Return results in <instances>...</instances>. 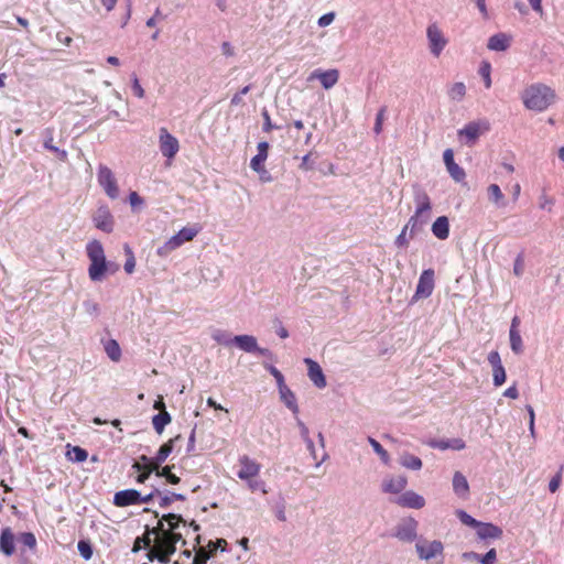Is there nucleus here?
<instances>
[{"mask_svg":"<svg viewBox=\"0 0 564 564\" xmlns=\"http://www.w3.org/2000/svg\"><path fill=\"white\" fill-rule=\"evenodd\" d=\"M186 527V521L175 513L163 516L158 527L152 529L154 535L153 547L148 553L150 561L158 558L161 563L170 562L171 555L176 551V543L182 541L185 544L183 534L178 531Z\"/></svg>","mask_w":564,"mask_h":564,"instance_id":"1","label":"nucleus"},{"mask_svg":"<svg viewBox=\"0 0 564 564\" xmlns=\"http://www.w3.org/2000/svg\"><path fill=\"white\" fill-rule=\"evenodd\" d=\"M87 257L90 261L88 275L93 282H101L108 273H115L119 267L106 260L104 247L100 241L93 240L86 246Z\"/></svg>","mask_w":564,"mask_h":564,"instance_id":"2","label":"nucleus"},{"mask_svg":"<svg viewBox=\"0 0 564 564\" xmlns=\"http://www.w3.org/2000/svg\"><path fill=\"white\" fill-rule=\"evenodd\" d=\"M413 189L414 214L409 218V227H411V237L422 231L429 223L432 212V202L426 191L415 184Z\"/></svg>","mask_w":564,"mask_h":564,"instance_id":"3","label":"nucleus"},{"mask_svg":"<svg viewBox=\"0 0 564 564\" xmlns=\"http://www.w3.org/2000/svg\"><path fill=\"white\" fill-rule=\"evenodd\" d=\"M555 91L545 84L529 85L521 94L524 107L529 110L542 112L555 101Z\"/></svg>","mask_w":564,"mask_h":564,"instance_id":"4","label":"nucleus"},{"mask_svg":"<svg viewBox=\"0 0 564 564\" xmlns=\"http://www.w3.org/2000/svg\"><path fill=\"white\" fill-rule=\"evenodd\" d=\"M200 231V227L195 224L183 227L177 234L169 238L162 246L156 249V254L165 258L184 243L192 241Z\"/></svg>","mask_w":564,"mask_h":564,"instance_id":"5","label":"nucleus"},{"mask_svg":"<svg viewBox=\"0 0 564 564\" xmlns=\"http://www.w3.org/2000/svg\"><path fill=\"white\" fill-rule=\"evenodd\" d=\"M426 39L431 55L435 58L440 57L448 44V39L445 36L444 32L436 22L430 23L427 25Z\"/></svg>","mask_w":564,"mask_h":564,"instance_id":"6","label":"nucleus"},{"mask_svg":"<svg viewBox=\"0 0 564 564\" xmlns=\"http://www.w3.org/2000/svg\"><path fill=\"white\" fill-rule=\"evenodd\" d=\"M490 129L487 120H477L467 123L457 131L458 138L468 145H473L477 139Z\"/></svg>","mask_w":564,"mask_h":564,"instance_id":"7","label":"nucleus"},{"mask_svg":"<svg viewBox=\"0 0 564 564\" xmlns=\"http://www.w3.org/2000/svg\"><path fill=\"white\" fill-rule=\"evenodd\" d=\"M97 180L99 185L104 188L107 196L111 199H116L119 196V187L117 184L113 172L104 164L98 167Z\"/></svg>","mask_w":564,"mask_h":564,"instance_id":"8","label":"nucleus"},{"mask_svg":"<svg viewBox=\"0 0 564 564\" xmlns=\"http://www.w3.org/2000/svg\"><path fill=\"white\" fill-rule=\"evenodd\" d=\"M417 556L423 561H430L437 556H443L444 546L438 540L427 541L420 540L415 544Z\"/></svg>","mask_w":564,"mask_h":564,"instance_id":"9","label":"nucleus"},{"mask_svg":"<svg viewBox=\"0 0 564 564\" xmlns=\"http://www.w3.org/2000/svg\"><path fill=\"white\" fill-rule=\"evenodd\" d=\"M232 340L237 347L246 352H258L262 356L273 357L269 349L259 347L257 338L252 335H237L232 337Z\"/></svg>","mask_w":564,"mask_h":564,"instance_id":"10","label":"nucleus"},{"mask_svg":"<svg viewBox=\"0 0 564 564\" xmlns=\"http://www.w3.org/2000/svg\"><path fill=\"white\" fill-rule=\"evenodd\" d=\"M159 144L162 155L167 159H173L180 149L177 139L166 128L160 129Z\"/></svg>","mask_w":564,"mask_h":564,"instance_id":"11","label":"nucleus"},{"mask_svg":"<svg viewBox=\"0 0 564 564\" xmlns=\"http://www.w3.org/2000/svg\"><path fill=\"white\" fill-rule=\"evenodd\" d=\"M239 466L240 468L237 473V476L239 479L245 481L258 477L261 470V465L247 455H243L239 458Z\"/></svg>","mask_w":564,"mask_h":564,"instance_id":"12","label":"nucleus"},{"mask_svg":"<svg viewBox=\"0 0 564 564\" xmlns=\"http://www.w3.org/2000/svg\"><path fill=\"white\" fill-rule=\"evenodd\" d=\"M315 79H318L325 89H330L338 83L339 72L335 68L327 70L315 69L308 75L307 82Z\"/></svg>","mask_w":564,"mask_h":564,"instance_id":"13","label":"nucleus"},{"mask_svg":"<svg viewBox=\"0 0 564 564\" xmlns=\"http://www.w3.org/2000/svg\"><path fill=\"white\" fill-rule=\"evenodd\" d=\"M434 290V271L426 269L421 273L415 291V299H426Z\"/></svg>","mask_w":564,"mask_h":564,"instance_id":"14","label":"nucleus"},{"mask_svg":"<svg viewBox=\"0 0 564 564\" xmlns=\"http://www.w3.org/2000/svg\"><path fill=\"white\" fill-rule=\"evenodd\" d=\"M488 362L492 367V382L495 387H500L506 382V369L501 362L500 355L497 350L490 351Z\"/></svg>","mask_w":564,"mask_h":564,"instance_id":"15","label":"nucleus"},{"mask_svg":"<svg viewBox=\"0 0 564 564\" xmlns=\"http://www.w3.org/2000/svg\"><path fill=\"white\" fill-rule=\"evenodd\" d=\"M95 226L105 231L111 232L113 230V217L108 207H99L93 216Z\"/></svg>","mask_w":564,"mask_h":564,"instance_id":"16","label":"nucleus"},{"mask_svg":"<svg viewBox=\"0 0 564 564\" xmlns=\"http://www.w3.org/2000/svg\"><path fill=\"white\" fill-rule=\"evenodd\" d=\"M257 150V155H254L250 161V167L258 174H268L263 163L268 158L269 143L267 141L259 142Z\"/></svg>","mask_w":564,"mask_h":564,"instance_id":"17","label":"nucleus"},{"mask_svg":"<svg viewBox=\"0 0 564 564\" xmlns=\"http://www.w3.org/2000/svg\"><path fill=\"white\" fill-rule=\"evenodd\" d=\"M394 502L401 507L412 509H421L425 506V499L412 490L403 492Z\"/></svg>","mask_w":564,"mask_h":564,"instance_id":"18","label":"nucleus"},{"mask_svg":"<svg viewBox=\"0 0 564 564\" xmlns=\"http://www.w3.org/2000/svg\"><path fill=\"white\" fill-rule=\"evenodd\" d=\"M417 522L410 518L398 525L395 536L405 542H411L416 538Z\"/></svg>","mask_w":564,"mask_h":564,"instance_id":"19","label":"nucleus"},{"mask_svg":"<svg viewBox=\"0 0 564 564\" xmlns=\"http://www.w3.org/2000/svg\"><path fill=\"white\" fill-rule=\"evenodd\" d=\"M304 361L307 365V375L311 381L319 389L325 388L327 382L321 366L310 358Z\"/></svg>","mask_w":564,"mask_h":564,"instance_id":"20","label":"nucleus"},{"mask_svg":"<svg viewBox=\"0 0 564 564\" xmlns=\"http://www.w3.org/2000/svg\"><path fill=\"white\" fill-rule=\"evenodd\" d=\"M141 494L135 489H126L118 491L113 497V503L117 507H127L139 503Z\"/></svg>","mask_w":564,"mask_h":564,"instance_id":"21","label":"nucleus"},{"mask_svg":"<svg viewBox=\"0 0 564 564\" xmlns=\"http://www.w3.org/2000/svg\"><path fill=\"white\" fill-rule=\"evenodd\" d=\"M475 529L477 536L480 540L500 539L502 536V529L492 523H485L479 521Z\"/></svg>","mask_w":564,"mask_h":564,"instance_id":"22","label":"nucleus"},{"mask_svg":"<svg viewBox=\"0 0 564 564\" xmlns=\"http://www.w3.org/2000/svg\"><path fill=\"white\" fill-rule=\"evenodd\" d=\"M511 44V36L506 33H498L489 37L487 47L490 51L505 52Z\"/></svg>","mask_w":564,"mask_h":564,"instance_id":"23","label":"nucleus"},{"mask_svg":"<svg viewBox=\"0 0 564 564\" xmlns=\"http://www.w3.org/2000/svg\"><path fill=\"white\" fill-rule=\"evenodd\" d=\"M453 490L456 496L464 500H466L469 497V484L467 481V478L460 471L454 473Z\"/></svg>","mask_w":564,"mask_h":564,"instance_id":"24","label":"nucleus"},{"mask_svg":"<svg viewBox=\"0 0 564 564\" xmlns=\"http://www.w3.org/2000/svg\"><path fill=\"white\" fill-rule=\"evenodd\" d=\"M406 478L403 476L387 477L382 481V490L389 494H399L406 487Z\"/></svg>","mask_w":564,"mask_h":564,"instance_id":"25","label":"nucleus"},{"mask_svg":"<svg viewBox=\"0 0 564 564\" xmlns=\"http://www.w3.org/2000/svg\"><path fill=\"white\" fill-rule=\"evenodd\" d=\"M279 389L280 400L285 404V406L292 411V413H299V405L296 403L295 394L291 391V389L284 383Z\"/></svg>","mask_w":564,"mask_h":564,"instance_id":"26","label":"nucleus"},{"mask_svg":"<svg viewBox=\"0 0 564 564\" xmlns=\"http://www.w3.org/2000/svg\"><path fill=\"white\" fill-rule=\"evenodd\" d=\"M432 232L433 235L441 239L445 240L449 236V221L446 216H440L435 219V221L432 224Z\"/></svg>","mask_w":564,"mask_h":564,"instance_id":"27","label":"nucleus"},{"mask_svg":"<svg viewBox=\"0 0 564 564\" xmlns=\"http://www.w3.org/2000/svg\"><path fill=\"white\" fill-rule=\"evenodd\" d=\"M182 440V436L181 435H176L175 437L171 438L169 442H166L165 444H163L158 453H156V456H155V463L153 464L154 466H156V468H159V466L165 462V459L169 457V455L172 453L175 444Z\"/></svg>","mask_w":564,"mask_h":564,"instance_id":"28","label":"nucleus"},{"mask_svg":"<svg viewBox=\"0 0 564 564\" xmlns=\"http://www.w3.org/2000/svg\"><path fill=\"white\" fill-rule=\"evenodd\" d=\"M488 200L492 203L497 208H503L507 206V200L501 188L497 184H490L487 187Z\"/></svg>","mask_w":564,"mask_h":564,"instance_id":"29","label":"nucleus"},{"mask_svg":"<svg viewBox=\"0 0 564 564\" xmlns=\"http://www.w3.org/2000/svg\"><path fill=\"white\" fill-rule=\"evenodd\" d=\"M0 550L6 555H12L14 552V535L10 529H3L0 536Z\"/></svg>","mask_w":564,"mask_h":564,"instance_id":"30","label":"nucleus"},{"mask_svg":"<svg viewBox=\"0 0 564 564\" xmlns=\"http://www.w3.org/2000/svg\"><path fill=\"white\" fill-rule=\"evenodd\" d=\"M171 421L172 417L167 411L160 412L152 417L153 429L158 434H162L165 426L170 424Z\"/></svg>","mask_w":564,"mask_h":564,"instance_id":"31","label":"nucleus"},{"mask_svg":"<svg viewBox=\"0 0 564 564\" xmlns=\"http://www.w3.org/2000/svg\"><path fill=\"white\" fill-rule=\"evenodd\" d=\"M400 464L411 470H420L422 468V460L420 457L410 453H403L399 459Z\"/></svg>","mask_w":564,"mask_h":564,"instance_id":"32","label":"nucleus"},{"mask_svg":"<svg viewBox=\"0 0 564 564\" xmlns=\"http://www.w3.org/2000/svg\"><path fill=\"white\" fill-rule=\"evenodd\" d=\"M107 356L115 362L121 359V348L117 340L108 339L104 345Z\"/></svg>","mask_w":564,"mask_h":564,"instance_id":"33","label":"nucleus"},{"mask_svg":"<svg viewBox=\"0 0 564 564\" xmlns=\"http://www.w3.org/2000/svg\"><path fill=\"white\" fill-rule=\"evenodd\" d=\"M447 94L451 100L456 102L462 101L466 95V86L462 82L454 83L448 88Z\"/></svg>","mask_w":564,"mask_h":564,"instance_id":"34","label":"nucleus"},{"mask_svg":"<svg viewBox=\"0 0 564 564\" xmlns=\"http://www.w3.org/2000/svg\"><path fill=\"white\" fill-rule=\"evenodd\" d=\"M368 443L370 444V446L372 447L375 453L380 457L381 462L383 464L388 465L389 462H390V455L381 446V444L378 441H376L375 438L370 437V436L368 437Z\"/></svg>","mask_w":564,"mask_h":564,"instance_id":"35","label":"nucleus"},{"mask_svg":"<svg viewBox=\"0 0 564 564\" xmlns=\"http://www.w3.org/2000/svg\"><path fill=\"white\" fill-rule=\"evenodd\" d=\"M151 535H153L152 529H148L147 534L142 538H137L133 549V552H138L141 549V544H143V547L149 549V551L153 547L152 542L154 540L151 539Z\"/></svg>","mask_w":564,"mask_h":564,"instance_id":"36","label":"nucleus"},{"mask_svg":"<svg viewBox=\"0 0 564 564\" xmlns=\"http://www.w3.org/2000/svg\"><path fill=\"white\" fill-rule=\"evenodd\" d=\"M509 338H510V347L512 351L517 355H520L523 352V343L520 335V332H509Z\"/></svg>","mask_w":564,"mask_h":564,"instance_id":"37","label":"nucleus"},{"mask_svg":"<svg viewBox=\"0 0 564 564\" xmlns=\"http://www.w3.org/2000/svg\"><path fill=\"white\" fill-rule=\"evenodd\" d=\"M212 338L216 343L224 345V346H229V345L234 344L232 337H230V335L225 330L215 329L212 333Z\"/></svg>","mask_w":564,"mask_h":564,"instance_id":"38","label":"nucleus"},{"mask_svg":"<svg viewBox=\"0 0 564 564\" xmlns=\"http://www.w3.org/2000/svg\"><path fill=\"white\" fill-rule=\"evenodd\" d=\"M67 456L72 462L82 463L87 459L88 454L84 448L75 446L67 452Z\"/></svg>","mask_w":564,"mask_h":564,"instance_id":"39","label":"nucleus"},{"mask_svg":"<svg viewBox=\"0 0 564 564\" xmlns=\"http://www.w3.org/2000/svg\"><path fill=\"white\" fill-rule=\"evenodd\" d=\"M491 65L488 62H482L479 68V74L484 79L485 87L489 89L491 87Z\"/></svg>","mask_w":564,"mask_h":564,"instance_id":"40","label":"nucleus"},{"mask_svg":"<svg viewBox=\"0 0 564 564\" xmlns=\"http://www.w3.org/2000/svg\"><path fill=\"white\" fill-rule=\"evenodd\" d=\"M411 232V227H409V221L405 224V226L402 228L401 232L395 239V245L399 248H406L409 246V238L406 237V234ZM411 237V234H409Z\"/></svg>","mask_w":564,"mask_h":564,"instance_id":"41","label":"nucleus"},{"mask_svg":"<svg viewBox=\"0 0 564 564\" xmlns=\"http://www.w3.org/2000/svg\"><path fill=\"white\" fill-rule=\"evenodd\" d=\"M446 170L452 176V178L456 182L464 181L466 176L465 171L457 163H454L453 165L446 167Z\"/></svg>","mask_w":564,"mask_h":564,"instance_id":"42","label":"nucleus"},{"mask_svg":"<svg viewBox=\"0 0 564 564\" xmlns=\"http://www.w3.org/2000/svg\"><path fill=\"white\" fill-rule=\"evenodd\" d=\"M155 473H156V476H159V477H165L170 484L176 485L180 482V477H177L176 475L171 473L170 466H165L161 470L158 468V470H155Z\"/></svg>","mask_w":564,"mask_h":564,"instance_id":"43","label":"nucleus"},{"mask_svg":"<svg viewBox=\"0 0 564 564\" xmlns=\"http://www.w3.org/2000/svg\"><path fill=\"white\" fill-rule=\"evenodd\" d=\"M456 516L462 521V523H464L465 525H468V527L475 528L479 522L476 519H474L471 516H469L466 511L460 510V509L456 510Z\"/></svg>","mask_w":564,"mask_h":564,"instance_id":"44","label":"nucleus"},{"mask_svg":"<svg viewBox=\"0 0 564 564\" xmlns=\"http://www.w3.org/2000/svg\"><path fill=\"white\" fill-rule=\"evenodd\" d=\"M263 367L274 377L278 388L285 383L284 377L279 369L267 362H263Z\"/></svg>","mask_w":564,"mask_h":564,"instance_id":"45","label":"nucleus"},{"mask_svg":"<svg viewBox=\"0 0 564 564\" xmlns=\"http://www.w3.org/2000/svg\"><path fill=\"white\" fill-rule=\"evenodd\" d=\"M386 112H387V107L383 106L379 109V111L376 116V122H375V127H373V131L376 134H379L382 131Z\"/></svg>","mask_w":564,"mask_h":564,"instance_id":"46","label":"nucleus"},{"mask_svg":"<svg viewBox=\"0 0 564 564\" xmlns=\"http://www.w3.org/2000/svg\"><path fill=\"white\" fill-rule=\"evenodd\" d=\"M19 542L23 545L33 549L36 544V539L33 533L31 532H23L19 536Z\"/></svg>","mask_w":564,"mask_h":564,"instance_id":"47","label":"nucleus"},{"mask_svg":"<svg viewBox=\"0 0 564 564\" xmlns=\"http://www.w3.org/2000/svg\"><path fill=\"white\" fill-rule=\"evenodd\" d=\"M77 549L85 560H89L93 556V549L88 542L79 541L77 544Z\"/></svg>","mask_w":564,"mask_h":564,"instance_id":"48","label":"nucleus"},{"mask_svg":"<svg viewBox=\"0 0 564 564\" xmlns=\"http://www.w3.org/2000/svg\"><path fill=\"white\" fill-rule=\"evenodd\" d=\"M563 466L560 467L558 471L552 477V479L549 482V489L551 492H555L561 485L562 481V473H563Z\"/></svg>","mask_w":564,"mask_h":564,"instance_id":"49","label":"nucleus"},{"mask_svg":"<svg viewBox=\"0 0 564 564\" xmlns=\"http://www.w3.org/2000/svg\"><path fill=\"white\" fill-rule=\"evenodd\" d=\"M246 481H247L248 488L251 491L261 490L263 494L268 492L267 489H265L264 481L257 479V477L256 478H251V480H246Z\"/></svg>","mask_w":564,"mask_h":564,"instance_id":"50","label":"nucleus"},{"mask_svg":"<svg viewBox=\"0 0 564 564\" xmlns=\"http://www.w3.org/2000/svg\"><path fill=\"white\" fill-rule=\"evenodd\" d=\"M144 468H145V470L140 473L139 476L137 477V482H139V484L145 482V480L150 477V475L153 471L158 470L156 466H154L153 464L145 465Z\"/></svg>","mask_w":564,"mask_h":564,"instance_id":"51","label":"nucleus"},{"mask_svg":"<svg viewBox=\"0 0 564 564\" xmlns=\"http://www.w3.org/2000/svg\"><path fill=\"white\" fill-rule=\"evenodd\" d=\"M84 308H85V312L90 316H97L100 311L98 303H96L94 301H85Z\"/></svg>","mask_w":564,"mask_h":564,"instance_id":"52","label":"nucleus"},{"mask_svg":"<svg viewBox=\"0 0 564 564\" xmlns=\"http://www.w3.org/2000/svg\"><path fill=\"white\" fill-rule=\"evenodd\" d=\"M524 272V259L522 254H518L513 263V273L517 276H521Z\"/></svg>","mask_w":564,"mask_h":564,"instance_id":"53","label":"nucleus"},{"mask_svg":"<svg viewBox=\"0 0 564 564\" xmlns=\"http://www.w3.org/2000/svg\"><path fill=\"white\" fill-rule=\"evenodd\" d=\"M297 426L300 429L301 436L306 445L311 446V437H310V431L308 427L301 421L297 420Z\"/></svg>","mask_w":564,"mask_h":564,"instance_id":"54","label":"nucleus"},{"mask_svg":"<svg viewBox=\"0 0 564 564\" xmlns=\"http://www.w3.org/2000/svg\"><path fill=\"white\" fill-rule=\"evenodd\" d=\"M497 553L495 549L489 550L484 556H480L479 562L481 564H495Z\"/></svg>","mask_w":564,"mask_h":564,"instance_id":"55","label":"nucleus"},{"mask_svg":"<svg viewBox=\"0 0 564 564\" xmlns=\"http://www.w3.org/2000/svg\"><path fill=\"white\" fill-rule=\"evenodd\" d=\"M306 447H307V449H308V452H310V454H311L312 458H313L314 460H316V464H315V465H316V467H319V466L325 462V459L327 458V454H326V453H324V454H323V456H322V458H321L319 460H317V455H316L315 446H314V443H313V441H312V440H311V446H310V445H306Z\"/></svg>","mask_w":564,"mask_h":564,"instance_id":"56","label":"nucleus"},{"mask_svg":"<svg viewBox=\"0 0 564 564\" xmlns=\"http://www.w3.org/2000/svg\"><path fill=\"white\" fill-rule=\"evenodd\" d=\"M334 20H335V13L334 12H329V13H326V14L322 15L318 19L317 24L321 28H325V26H328L329 24H332Z\"/></svg>","mask_w":564,"mask_h":564,"instance_id":"57","label":"nucleus"},{"mask_svg":"<svg viewBox=\"0 0 564 564\" xmlns=\"http://www.w3.org/2000/svg\"><path fill=\"white\" fill-rule=\"evenodd\" d=\"M208 558H209V554L205 550L200 549L196 553V555L193 560V564H205Z\"/></svg>","mask_w":564,"mask_h":564,"instance_id":"58","label":"nucleus"},{"mask_svg":"<svg viewBox=\"0 0 564 564\" xmlns=\"http://www.w3.org/2000/svg\"><path fill=\"white\" fill-rule=\"evenodd\" d=\"M132 90L137 97H139V98L144 97V89L140 85L139 79L137 77H134L132 80Z\"/></svg>","mask_w":564,"mask_h":564,"instance_id":"59","label":"nucleus"},{"mask_svg":"<svg viewBox=\"0 0 564 564\" xmlns=\"http://www.w3.org/2000/svg\"><path fill=\"white\" fill-rule=\"evenodd\" d=\"M429 445L431 447H433V448H438V449H442V451H445V449L449 448L448 440H441V441L434 440V441H431L429 443Z\"/></svg>","mask_w":564,"mask_h":564,"instance_id":"60","label":"nucleus"},{"mask_svg":"<svg viewBox=\"0 0 564 564\" xmlns=\"http://www.w3.org/2000/svg\"><path fill=\"white\" fill-rule=\"evenodd\" d=\"M129 202L132 207H137L143 204V198L137 192H131L129 195Z\"/></svg>","mask_w":564,"mask_h":564,"instance_id":"61","label":"nucleus"},{"mask_svg":"<svg viewBox=\"0 0 564 564\" xmlns=\"http://www.w3.org/2000/svg\"><path fill=\"white\" fill-rule=\"evenodd\" d=\"M443 160L445 163V166L448 167L455 163L454 161V152L452 149H446L443 153Z\"/></svg>","mask_w":564,"mask_h":564,"instance_id":"62","label":"nucleus"},{"mask_svg":"<svg viewBox=\"0 0 564 564\" xmlns=\"http://www.w3.org/2000/svg\"><path fill=\"white\" fill-rule=\"evenodd\" d=\"M449 448L460 451L465 448V442L462 438L448 440Z\"/></svg>","mask_w":564,"mask_h":564,"instance_id":"63","label":"nucleus"},{"mask_svg":"<svg viewBox=\"0 0 564 564\" xmlns=\"http://www.w3.org/2000/svg\"><path fill=\"white\" fill-rule=\"evenodd\" d=\"M134 267H135V259H134V256H131L127 259V261L124 263V271L128 274H131L134 271Z\"/></svg>","mask_w":564,"mask_h":564,"instance_id":"64","label":"nucleus"}]
</instances>
